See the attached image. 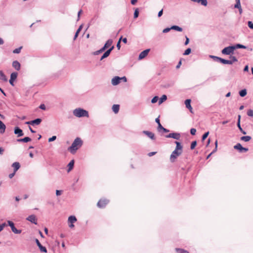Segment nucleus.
<instances>
[{
  "label": "nucleus",
  "mask_w": 253,
  "mask_h": 253,
  "mask_svg": "<svg viewBox=\"0 0 253 253\" xmlns=\"http://www.w3.org/2000/svg\"><path fill=\"white\" fill-rule=\"evenodd\" d=\"M175 143L176 146L175 150L172 152L170 156V161L171 162H174L178 156H179L182 152V146L180 143L175 141Z\"/></svg>",
  "instance_id": "nucleus-1"
},
{
  "label": "nucleus",
  "mask_w": 253,
  "mask_h": 253,
  "mask_svg": "<svg viewBox=\"0 0 253 253\" xmlns=\"http://www.w3.org/2000/svg\"><path fill=\"white\" fill-rule=\"evenodd\" d=\"M82 145L83 141L80 138L77 137L75 139L72 144V145L68 148V150L72 154H74L76 153V151L82 146Z\"/></svg>",
  "instance_id": "nucleus-2"
},
{
  "label": "nucleus",
  "mask_w": 253,
  "mask_h": 253,
  "mask_svg": "<svg viewBox=\"0 0 253 253\" xmlns=\"http://www.w3.org/2000/svg\"><path fill=\"white\" fill-rule=\"evenodd\" d=\"M211 57L214 59L215 60H216V61H219L220 62L224 64H232L234 62L238 61L237 58L235 56L232 55L230 56V60H226L220 57L214 56H211Z\"/></svg>",
  "instance_id": "nucleus-3"
},
{
  "label": "nucleus",
  "mask_w": 253,
  "mask_h": 253,
  "mask_svg": "<svg viewBox=\"0 0 253 253\" xmlns=\"http://www.w3.org/2000/svg\"><path fill=\"white\" fill-rule=\"evenodd\" d=\"M74 115L77 117H88V114L87 111L82 109H76L73 112Z\"/></svg>",
  "instance_id": "nucleus-4"
},
{
  "label": "nucleus",
  "mask_w": 253,
  "mask_h": 253,
  "mask_svg": "<svg viewBox=\"0 0 253 253\" xmlns=\"http://www.w3.org/2000/svg\"><path fill=\"white\" fill-rule=\"evenodd\" d=\"M235 49L234 46H229L223 48L221 53L225 55H231L233 54L234 51Z\"/></svg>",
  "instance_id": "nucleus-5"
},
{
  "label": "nucleus",
  "mask_w": 253,
  "mask_h": 253,
  "mask_svg": "<svg viewBox=\"0 0 253 253\" xmlns=\"http://www.w3.org/2000/svg\"><path fill=\"white\" fill-rule=\"evenodd\" d=\"M109 200L106 199H101L97 203V206L100 208H104L108 204Z\"/></svg>",
  "instance_id": "nucleus-6"
},
{
  "label": "nucleus",
  "mask_w": 253,
  "mask_h": 253,
  "mask_svg": "<svg viewBox=\"0 0 253 253\" xmlns=\"http://www.w3.org/2000/svg\"><path fill=\"white\" fill-rule=\"evenodd\" d=\"M7 222L9 226L11 227L13 232H14L15 234H20L21 233L22 231L21 230H18L15 227L14 224L13 222L11 221H8Z\"/></svg>",
  "instance_id": "nucleus-7"
},
{
  "label": "nucleus",
  "mask_w": 253,
  "mask_h": 253,
  "mask_svg": "<svg viewBox=\"0 0 253 253\" xmlns=\"http://www.w3.org/2000/svg\"><path fill=\"white\" fill-rule=\"evenodd\" d=\"M234 148L238 150L240 152H246L248 151V148L242 147L240 143H237L234 146Z\"/></svg>",
  "instance_id": "nucleus-8"
},
{
  "label": "nucleus",
  "mask_w": 253,
  "mask_h": 253,
  "mask_svg": "<svg viewBox=\"0 0 253 253\" xmlns=\"http://www.w3.org/2000/svg\"><path fill=\"white\" fill-rule=\"evenodd\" d=\"M167 138H173L176 140H179L180 138V134L178 133H171L166 136Z\"/></svg>",
  "instance_id": "nucleus-9"
},
{
  "label": "nucleus",
  "mask_w": 253,
  "mask_h": 253,
  "mask_svg": "<svg viewBox=\"0 0 253 253\" xmlns=\"http://www.w3.org/2000/svg\"><path fill=\"white\" fill-rule=\"evenodd\" d=\"M17 75H18V74H17V73H16V72H13V73H11V74L10 75L9 83L12 86L14 85L13 81L16 80V79L17 78Z\"/></svg>",
  "instance_id": "nucleus-10"
},
{
  "label": "nucleus",
  "mask_w": 253,
  "mask_h": 253,
  "mask_svg": "<svg viewBox=\"0 0 253 253\" xmlns=\"http://www.w3.org/2000/svg\"><path fill=\"white\" fill-rule=\"evenodd\" d=\"M36 242L37 244V246L39 247L41 252H43V253H47V250L45 247L42 246L41 244L40 243V241L38 239H36Z\"/></svg>",
  "instance_id": "nucleus-11"
},
{
  "label": "nucleus",
  "mask_w": 253,
  "mask_h": 253,
  "mask_svg": "<svg viewBox=\"0 0 253 253\" xmlns=\"http://www.w3.org/2000/svg\"><path fill=\"white\" fill-rule=\"evenodd\" d=\"M42 122V119H37L35 120L27 122H26V124L32 125H39L41 124Z\"/></svg>",
  "instance_id": "nucleus-12"
},
{
  "label": "nucleus",
  "mask_w": 253,
  "mask_h": 253,
  "mask_svg": "<svg viewBox=\"0 0 253 253\" xmlns=\"http://www.w3.org/2000/svg\"><path fill=\"white\" fill-rule=\"evenodd\" d=\"M114 46H112L110 48H109L108 50H107L102 56L100 60H102L103 59L107 57L110 54V52L111 51L114 49Z\"/></svg>",
  "instance_id": "nucleus-13"
},
{
  "label": "nucleus",
  "mask_w": 253,
  "mask_h": 253,
  "mask_svg": "<svg viewBox=\"0 0 253 253\" xmlns=\"http://www.w3.org/2000/svg\"><path fill=\"white\" fill-rule=\"evenodd\" d=\"M27 219L35 224H37V219L35 215H31L29 216L27 218Z\"/></svg>",
  "instance_id": "nucleus-14"
},
{
  "label": "nucleus",
  "mask_w": 253,
  "mask_h": 253,
  "mask_svg": "<svg viewBox=\"0 0 253 253\" xmlns=\"http://www.w3.org/2000/svg\"><path fill=\"white\" fill-rule=\"evenodd\" d=\"M149 51L150 49H147L141 52L139 55V59H142L145 58L148 55Z\"/></svg>",
  "instance_id": "nucleus-15"
},
{
  "label": "nucleus",
  "mask_w": 253,
  "mask_h": 253,
  "mask_svg": "<svg viewBox=\"0 0 253 253\" xmlns=\"http://www.w3.org/2000/svg\"><path fill=\"white\" fill-rule=\"evenodd\" d=\"M121 80V78L116 76L112 79L111 82L113 85H116L120 83Z\"/></svg>",
  "instance_id": "nucleus-16"
},
{
  "label": "nucleus",
  "mask_w": 253,
  "mask_h": 253,
  "mask_svg": "<svg viewBox=\"0 0 253 253\" xmlns=\"http://www.w3.org/2000/svg\"><path fill=\"white\" fill-rule=\"evenodd\" d=\"M14 133L17 134L18 137L22 136L23 135V132L21 129L18 127H16L14 129Z\"/></svg>",
  "instance_id": "nucleus-17"
},
{
  "label": "nucleus",
  "mask_w": 253,
  "mask_h": 253,
  "mask_svg": "<svg viewBox=\"0 0 253 253\" xmlns=\"http://www.w3.org/2000/svg\"><path fill=\"white\" fill-rule=\"evenodd\" d=\"M143 133L146 134L148 137L150 138L152 140H154L155 139L154 134L150 131L144 130L143 131Z\"/></svg>",
  "instance_id": "nucleus-18"
},
{
  "label": "nucleus",
  "mask_w": 253,
  "mask_h": 253,
  "mask_svg": "<svg viewBox=\"0 0 253 253\" xmlns=\"http://www.w3.org/2000/svg\"><path fill=\"white\" fill-rule=\"evenodd\" d=\"M190 103H191L190 99H186L185 101V104L186 105V108H187L191 113H193L192 108L191 106Z\"/></svg>",
  "instance_id": "nucleus-19"
},
{
  "label": "nucleus",
  "mask_w": 253,
  "mask_h": 253,
  "mask_svg": "<svg viewBox=\"0 0 253 253\" xmlns=\"http://www.w3.org/2000/svg\"><path fill=\"white\" fill-rule=\"evenodd\" d=\"M12 66L16 70H19L20 69V64L17 61H14L12 63Z\"/></svg>",
  "instance_id": "nucleus-20"
},
{
  "label": "nucleus",
  "mask_w": 253,
  "mask_h": 253,
  "mask_svg": "<svg viewBox=\"0 0 253 253\" xmlns=\"http://www.w3.org/2000/svg\"><path fill=\"white\" fill-rule=\"evenodd\" d=\"M5 125L2 123V121H0V132L1 133H3L5 132Z\"/></svg>",
  "instance_id": "nucleus-21"
},
{
  "label": "nucleus",
  "mask_w": 253,
  "mask_h": 253,
  "mask_svg": "<svg viewBox=\"0 0 253 253\" xmlns=\"http://www.w3.org/2000/svg\"><path fill=\"white\" fill-rule=\"evenodd\" d=\"M119 109H120V105H119L114 104L113 105L112 110L115 114H117L119 112Z\"/></svg>",
  "instance_id": "nucleus-22"
},
{
  "label": "nucleus",
  "mask_w": 253,
  "mask_h": 253,
  "mask_svg": "<svg viewBox=\"0 0 253 253\" xmlns=\"http://www.w3.org/2000/svg\"><path fill=\"white\" fill-rule=\"evenodd\" d=\"M12 166L14 168V171L15 172L20 168V164L18 162H15L13 163Z\"/></svg>",
  "instance_id": "nucleus-23"
},
{
  "label": "nucleus",
  "mask_w": 253,
  "mask_h": 253,
  "mask_svg": "<svg viewBox=\"0 0 253 253\" xmlns=\"http://www.w3.org/2000/svg\"><path fill=\"white\" fill-rule=\"evenodd\" d=\"M77 221V218L75 216H70L68 218L69 223H74Z\"/></svg>",
  "instance_id": "nucleus-24"
},
{
  "label": "nucleus",
  "mask_w": 253,
  "mask_h": 253,
  "mask_svg": "<svg viewBox=\"0 0 253 253\" xmlns=\"http://www.w3.org/2000/svg\"><path fill=\"white\" fill-rule=\"evenodd\" d=\"M194 2H197L198 3H201L202 5L206 6L208 4L207 0H192Z\"/></svg>",
  "instance_id": "nucleus-25"
},
{
  "label": "nucleus",
  "mask_w": 253,
  "mask_h": 253,
  "mask_svg": "<svg viewBox=\"0 0 253 253\" xmlns=\"http://www.w3.org/2000/svg\"><path fill=\"white\" fill-rule=\"evenodd\" d=\"M175 250L177 253H190L188 251L183 249L175 248Z\"/></svg>",
  "instance_id": "nucleus-26"
},
{
  "label": "nucleus",
  "mask_w": 253,
  "mask_h": 253,
  "mask_svg": "<svg viewBox=\"0 0 253 253\" xmlns=\"http://www.w3.org/2000/svg\"><path fill=\"white\" fill-rule=\"evenodd\" d=\"M0 80H2L4 82H6L7 81V79L5 75L1 71H0Z\"/></svg>",
  "instance_id": "nucleus-27"
},
{
  "label": "nucleus",
  "mask_w": 253,
  "mask_h": 253,
  "mask_svg": "<svg viewBox=\"0 0 253 253\" xmlns=\"http://www.w3.org/2000/svg\"><path fill=\"white\" fill-rule=\"evenodd\" d=\"M31 140V139L29 137H26L24 138L18 139L17 141L19 142H28Z\"/></svg>",
  "instance_id": "nucleus-28"
},
{
  "label": "nucleus",
  "mask_w": 253,
  "mask_h": 253,
  "mask_svg": "<svg viewBox=\"0 0 253 253\" xmlns=\"http://www.w3.org/2000/svg\"><path fill=\"white\" fill-rule=\"evenodd\" d=\"M74 164V161L72 160L70 161V162L69 163L68 167V171L69 172L70 170H71L73 169V166Z\"/></svg>",
  "instance_id": "nucleus-29"
},
{
  "label": "nucleus",
  "mask_w": 253,
  "mask_h": 253,
  "mask_svg": "<svg viewBox=\"0 0 253 253\" xmlns=\"http://www.w3.org/2000/svg\"><path fill=\"white\" fill-rule=\"evenodd\" d=\"M251 137L250 136H245L241 137V140L245 142L249 141L251 139Z\"/></svg>",
  "instance_id": "nucleus-30"
},
{
  "label": "nucleus",
  "mask_w": 253,
  "mask_h": 253,
  "mask_svg": "<svg viewBox=\"0 0 253 253\" xmlns=\"http://www.w3.org/2000/svg\"><path fill=\"white\" fill-rule=\"evenodd\" d=\"M235 8H238L240 11V13H241L242 12V9L241 8L240 1L236 2V3L234 6Z\"/></svg>",
  "instance_id": "nucleus-31"
},
{
  "label": "nucleus",
  "mask_w": 253,
  "mask_h": 253,
  "mask_svg": "<svg viewBox=\"0 0 253 253\" xmlns=\"http://www.w3.org/2000/svg\"><path fill=\"white\" fill-rule=\"evenodd\" d=\"M167 99V97L166 95H163L162 97L160 98L159 101V104H162L164 101H166Z\"/></svg>",
  "instance_id": "nucleus-32"
},
{
  "label": "nucleus",
  "mask_w": 253,
  "mask_h": 253,
  "mask_svg": "<svg viewBox=\"0 0 253 253\" xmlns=\"http://www.w3.org/2000/svg\"><path fill=\"white\" fill-rule=\"evenodd\" d=\"M170 29H171L172 30H174L179 31V32L182 31V29L178 26H175V25L172 26V27H170Z\"/></svg>",
  "instance_id": "nucleus-33"
},
{
  "label": "nucleus",
  "mask_w": 253,
  "mask_h": 253,
  "mask_svg": "<svg viewBox=\"0 0 253 253\" xmlns=\"http://www.w3.org/2000/svg\"><path fill=\"white\" fill-rule=\"evenodd\" d=\"M112 43H113L112 40H108L105 43L104 46H105V47H106L107 48L111 46Z\"/></svg>",
  "instance_id": "nucleus-34"
},
{
  "label": "nucleus",
  "mask_w": 253,
  "mask_h": 253,
  "mask_svg": "<svg viewBox=\"0 0 253 253\" xmlns=\"http://www.w3.org/2000/svg\"><path fill=\"white\" fill-rule=\"evenodd\" d=\"M155 121L158 125V130L159 131H160V129L163 128V126L161 125V124L160 123V121L159 118H156L155 120Z\"/></svg>",
  "instance_id": "nucleus-35"
},
{
  "label": "nucleus",
  "mask_w": 253,
  "mask_h": 253,
  "mask_svg": "<svg viewBox=\"0 0 253 253\" xmlns=\"http://www.w3.org/2000/svg\"><path fill=\"white\" fill-rule=\"evenodd\" d=\"M239 94L241 97H244L247 94V90L246 89H242L239 92Z\"/></svg>",
  "instance_id": "nucleus-36"
},
{
  "label": "nucleus",
  "mask_w": 253,
  "mask_h": 253,
  "mask_svg": "<svg viewBox=\"0 0 253 253\" xmlns=\"http://www.w3.org/2000/svg\"><path fill=\"white\" fill-rule=\"evenodd\" d=\"M234 46L235 47V49L238 48H244V49L246 48V46H245V45H243L242 44H237L236 45H234Z\"/></svg>",
  "instance_id": "nucleus-37"
},
{
  "label": "nucleus",
  "mask_w": 253,
  "mask_h": 253,
  "mask_svg": "<svg viewBox=\"0 0 253 253\" xmlns=\"http://www.w3.org/2000/svg\"><path fill=\"white\" fill-rule=\"evenodd\" d=\"M237 126L238 127L239 129H240V130L244 134H246V132L244 131L242 129V127H241V125H240V124H239V122H237Z\"/></svg>",
  "instance_id": "nucleus-38"
},
{
  "label": "nucleus",
  "mask_w": 253,
  "mask_h": 253,
  "mask_svg": "<svg viewBox=\"0 0 253 253\" xmlns=\"http://www.w3.org/2000/svg\"><path fill=\"white\" fill-rule=\"evenodd\" d=\"M196 145H197L196 141H193L191 144V146H190L191 149H192V150L194 149L195 148V147H196Z\"/></svg>",
  "instance_id": "nucleus-39"
},
{
  "label": "nucleus",
  "mask_w": 253,
  "mask_h": 253,
  "mask_svg": "<svg viewBox=\"0 0 253 253\" xmlns=\"http://www.w3.org/2000/svg\"><path fill=\"white\" fill-rule=\"evenodd\" d=\"M139 15V11L138 8H136L134 13V18H136Z\"/></svg>",
  "instance_id": "nucleus-40"
},
{
  "label": "nucleus",
  "mask_w": 253,
  "mask_h": 253,
  "mask_svg": "<svg viewBox=\"0 0 253 253\" xmlns=\"http://www.w3.org/2000/svg\"><path fill=\"white\" fill-rule=\"evenodd\" d=\"M191 52V49L190 48H187L185 51H184V53L183 54L184 55H189Z\"/></svg>",
  "instance_id": "nucleus-41"
},
{
  "label": "nucleus",
  "mask_w": 253,
  "mask_h": 253,
  "mask_svg": "<svg viewBox=\"0 0 253 253\" xmlns=\"http://www.w3.org/2000/svg\"><path fill=\"white\" fill-rule=\"evenodd\" d=\"M122 39V37H121L119 40L118 41L117 43V47L118 48V49L119 50L120 49V47H121V40Z\"/></svg>",
  "instance_id": "nucleus-42"
},
{
  "label": "nucleus",
  "mask_w": 253,
  "mask_h": 253,
  "mask_svg": "<svg viewBox=\"0 0 253 253\" xmlns=\"http://www.w3.org/2000/svg\"><path fill=\"white\" fill-rule=\"evenodd\" d=\"M22 48V47H20L19 48H16L13 51V53H19L20 52V51H21V49Z\"/></svg>",
  "instance_id": "nucleus-43"
},
{
  "label": "nucleus",
  "mask_w": 253,
  "mask_h": 253,
  "mask_svg": "<svg viewBox=\"0 0 253 253\" xmlns=\"http://www.w3.org/2000/svg\"><path fill=\"white\" fill-rule=\"evenodd\" d=\"M158 96H155L151 100V102L152 103H156L157 102V101L158 100Z\"/></svg>",
  "instance_id": "nucleus-44"
},
{
  "label": "nucleus",
  "mask_w": 253,
  "mask_h": 253,
  "mask_svg": "<svg viewBox=\"0 0 253 253\" xmlns=\"http://www.w3.org/2000/svg\"><path fill=\"white\" fill-rule=\"evenodd\" d=\"M247 115L250 117H253V110H249L247 112Z\"/></svg>",
  "instance_id": "nucleus-45"
},
{
  "label": "nucleus",
  "mask_w": 253,
  "mask_h": 253,
  "mask_svg": "<svg viewBox=\"0 0 253 253\" xmlns=\"http://www.w3.org/2000/svg\"><path fill=\"white\" fill-rule=\"evenodd\" d=\"M209 132H207L202 136V141H204L209 135Z\"/></svg>",
  "instance_id": "nucleus-46"
},
{
  "label": "nucleus",
  "mask_w": 253,
  "mask_h": 253,
  "mask_svg": "<svg viewBox=\"0 0 253 253\" xmlns=\"http://www.w3.org/2000/svg\"><path fill=\"white\" fill-rule=\"evenodd\" d=\"M248 25L250 28L253 29V23L252 21H249Z\"/></svg>",
  "instance_id": "nucleus-47"
},
{
  "label": "nucleus",
  "mask_w": 253,
  "mask_h": 253,
  "mask_svg": "<svg viewBox=\"0 0 253 253\" xmlns=\"http://www.w3.org/2000/svg\"><path fill=\"white\" fill-rule=\"evenodd\" d=\"M196 132V129L195 128H192L190 130V133L192 135H195Z\"/></svg>",
  "instance_id": "nucleus-48"
},
{
  "label": "nucleus",
  "mask_w": 253,
  "mask_h": 253,
  "mask_svg": "<svg viewBox=\"0 0 253 253\" xmlns=\"http://www.w3.org/2000/svg\"><path fill=\"white\" fill-rule=\"evenodd\" d=\"M80 32V29H78L77 31H76L75 36H74V40H76V39L78 37Z\"/></svg>",
  "instance_id": "nucleus-49"
},
{
  "label": "nucleus",
  "mask_w": 253,
  "mask_h": 253,
  "mask_svg": "<svg viewBox=\"0 0 253 253\" xmlns=\"http://www.w3.org/2000/svg\"><path fill=\"white\" fill-rule=\"evenodd\" d=\"M56 139V136H53L52 137H51L48 139V141L51 142V141H54Z\"/></svg>",
  "instance_id": "nucleus-50"
},
{
  "label": "nucleus",
  "mask_w": 253,
  "mask_h": 253,
  "mask_svg": "<svg viewBox=\"0 0 253 253\" xmlns=\"http://www.w3.org/2000/svg\"><path fill=\"white\" fill-rule=\"evenodd\" d=\"M170 30H171V29H170V28H167L163 30V32L164 33H166L169 32Z\"/></svg>",
  "instance_id": "nucleus-51"
},
{
  "label": "nucleus",
  "mask_w": 253,
  "mask_h": 253,
  "mask_svg": "<svg viewBox=\"0 0 253 253\" xmlns=\"http://www.w3.org/2000/svg\"><path fill=\"white\" fill-rule=\"evenodd\" d=\"M157 153V152H150L148 154V156L149 157H151L153 155H154L155 154H156Z\"/></svg>",
  "instance_id": "nucleus-52"
},
{
  "label": "nucleus",
  "mask_w": 253,
  "mask_h": 253,
  "mask_svg": "<svg viewBox=\"0 0 253 253\" xmlns=\"http://www.w3.org/2000/svg\"><path fill=\"white\" fill-rule=\"evenodd\" d=\"M61 194H62V191L58 190H57L56 191V194L57 196H59V195H61Z\"/></svg>",
  "instance_id": "nucleus-53"
},
{
  "label": "nucleus",
  "mask_w": 253,
  "mask_h": 253,
  "mask_svg": "<svg viewBox=\"0 0 253 253\" xmlns=\"http://www.w3.org/2000/svg\"><path fill=\"white\" fill-rule=\"evenodd\" d=\"M162 130L165 132H169V130L164 128L163 126V128L160 129V130Z\"/></svg>",
  "instance_id": "nucleus-54"
},
{
  "label": "nucleus",
  "mask_w": 253,
  "mask_h": 253,
  "mask_svg": "<svg viewBox=\"0 0 253 253\" xmlns=\"http://www.w3.org/2000/svg\"><path fill=\"white\" fill-rule=\"evenodd\" d=\"M163 13V9H162V10H160V11L159 12V13H158V17H161V16L162 15Z\"/></svg>",
  "instance_id": "nucleus-55"
},
{
  "label": "nucleus",
  "mask_w": 253,
  "mask_h": 253,
  "mask_svg": "<svg viewBox=\"0 0 253 253\" xmlns=\"http://www.w3.org/2000/svg\"><path fill=\"white\" fill-rule=\"evenodd\" d=\"M15 174V172H14V171L13 173H10V174H9V177L10 178H12L14 176Z\"/></svg>",
  "instance_id": "nucleus-56"
},
{
  "label": "nucleus",
  "mask_w": 253,
  "mask_h": 253,
  "mask_svg": "<svg viewBox=\"0 0 253 253\" xmlns=\"http://www.w3.org/2000/svg\"><path fill=\"white\" fill-rule=\"evenodd\" d=\"M40 108L41 109L45 110V106L44 104H41V105L40 106Z\"/></svg>",
  "instance_id": "nucleus-57"
},
{
  "label": "nucleus",
  "mask_w": 253,
  "mask_h": 253,
  "mask_svg": "<svg viewBox=\"0 0 253 253\" xmlns=\"http://www.w3.org/2000/svg\"><path fill=\"white\" fill-rule=\"evenodd\" d=\"M189 40L187 37H186V41L185 42V44L187 45L189 43Z\"/></svg>",
  "instance_id": "nucleus-58"
},
{
  "label": "nucleus",
  "mask_w": 253,
  "mask_h": 253,
  "mask_svg": "<svg viewBox=\"0 0 253 253\" xmlns=\"http://www.w3.org/2000/svg\"><path fill=\"white\" fill-rule=\"evenodd\" d=\"M137 2V0H131V3L132 5L135 4Z\"/></svg>",
  "instance_id": "nucleus-59"
},
{
  "label": "nucleus",
  "mask_w": 253,
  "mask_h": 253,
  "mask_svg": "<svg viewBox=\"0 0 253 253\" xmlns=\"http://www.w3.org/2000/svg\"><path fill=\"white\" fill-rule=\"evenodd\" d=\"M181 61L180 60L178 64H177V65L176 66V68L177 69L179 68L180 67V66H181Z\"/></svg>",
  "instance_id": "nucleus-60"
},
{
  "label": "nucleus",
  "mask_w": 253,
  "mask_h": 253,
  "mask_svg": "<svg viewBox=\"0 0 253 253\" xmlns=\"http://www.w3.org/2000/svg\"><path fill=\"white\" fill-rule=\"evenodd\" d=\"M122 41H123V42L124 43H126V42H127V39H126V38H125L124 39H122Z\"/></svg>",
  "instance_id": "nucleus-61"
},
{
  "label": "nucleus",
  "mask_w": 253,
  "mask_h": 253,
  "mask_svg": "<svg viewBox=\"0 0 253 253\" xmlns=\"http://www.w3.org/2000/svg\"><path fill=\"white\" fill-rule=\"evenodd\" d=\"M106 48H107L105 47V46L104 45V46L100 49V51H101L102 52L103 51H104Z\"/></svg>",
  "instance_id": "nucleus-62"
},
{
  "label": "nucleus",
  "mask_w": 253,
  "mask_h": 253,
  "mask_svg": "<svg viewBox=\"0 0 253 253\" xmlns=\"http://www.w3.org/2000/svg\"><path fill=\"white\" fill-rule=\"evenodd\" d=\"M106 48H107L105 47V46L104 45V46L100 49V51H101L102 52L103 51H104Z\"/></svg>",
  "instance_id": "nucleus-63"
},
{
  "label": "nucleus",
  "mask_w": 253,
  "mask_h": 253,
  "mask_svg": "<svg viewBox=\"0 0 253 253\" xmlns=\"http://www.w3.org/2000/svg\"><path fill=\"white\" fill-rule=\"evenodd\" d=\"M249 70V67L248 65L246 66L244 68V71H248Z\"/></svg>",
  "instance_id": "nucleus-64"
}]
</instances>
